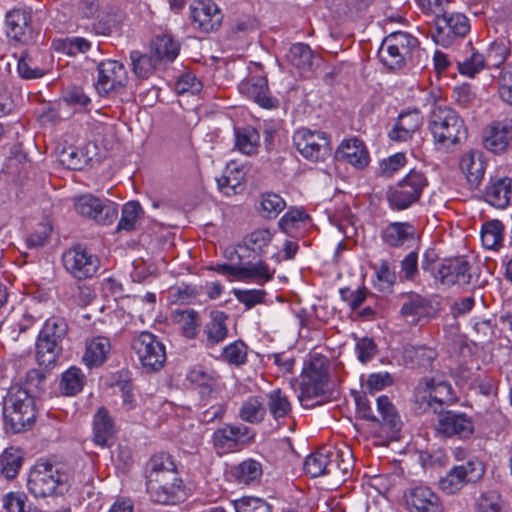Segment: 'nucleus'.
Segmentation results:
<instances>
[{
	"label": "nucleus",
	"instance_id": "35",
	"mask_svg": "<svg viewBox=\"0 0 512 512\" xmlns=\"http://www.w3.org/2000/svg\"><path fill=\"white\" fill-rule=\"evenodd\" d=\"M110 342L107 338L99 336L91 339L86 344L83 360L88 367L100 366L110 352Z\"/></svg>",
	"mask_w": 512,
	"mask_h": 512
},
{
	"label": "nucleus",
	"instance_id": "16",
	"mask_svg": "<svg viewBox=\"0 0 512 512\" xmlns=\"http://www.w3.org/2000/svg\"><path fill=\"white\" fill-rule=\"evenodd\" d=\"M471 265L463 257L446 259L434 277L446 286L458 285L467 287L471 283Z\"/></svg>",
	"mask_w": 512,
	"mask_h": 512
},
{
	"label": "nucleus",
	"instance_id": "37",
	"mask_svg": "<svg viewBox=\"0 0 512 512\" xmlns=\"http://www.w3.org/2000/svg\"><path fill=\"white\" fill-rule=\"evenodd\" d=\"M460 167L467 181L475 186L480 183L485 173V165L479 151H470L465 154L460 161Z\"/></svg>",
	"mask_w": 512,
	"mask_h": 512
},
{
	"label": "nucleus",
	"instance_id": "58",
	"mask_svg": "<svg viewBox=\"0 0 512 512\" xmlns=\"http://www.w3.org/2000/svg\"><path fill=\"white\" fill-rule=\"evenodd\" d=\"M508 55V49L503 43H492L484 56L485 66L488 68H498L503 64Z\"/></svg>",
	"mask_w": 512,
	"mask_h": 512
},
{
	"label": "nucleus",
	"instance_id": "49",
	"mask_svg": "<svg viewBox=\"0 0 512 512\" xmlns=\"http://www.w3.org/2000/svg\"><path fill=\"white\" fill-rule=\"evenodd\" d=\"M247 353V345L242 340H236L222 349L221 358L230 365L242 366L247 361Z\"/></svg>",
	"mask_w": 512,
	"mask_h": 512
},
{
	"label": "nucleus",
	"instance_id": "34",
	"mask_svg": "<svg viewBox=\"0 0 512 512\" xmlns=\"http://www.w3.org/2000/svg\"><path fill=\"white\" fill-rule=\"evenodd\" d=\"M245 173L235 163H230L224 170L223 175L217 178L219 190L227 196L235 195L242 189Z\"/></svg>",
	"mask_w": 512,
	"mask_h": 512
},
{
	"label": "nucleus",
	"instance_id": "60",
	"mask_svg": "<svg viewBox=\"0 0 512 512\" xmlns=\"http://www.w3.org/2000/svg\"><path fill=\"white\" fill-rule=\"evenodd\" d=\"M272 237L269 229H257L246 236L245 243L254 252L262 251L270 244Z\"/></svg>",
	"mask_w": 512,
	"mask_h": 512
},
{
	"label": "nucleus",
	"instance_id": "64",
	"mask_svg": "<svg viewBox=\"0 0 512 512\" xmlns=\"http://www.w3.org/2000/svg\"><path fill=\"white\" fill-rule=\"evenodd\" d=\"M406 164V157L403 153H396L387 159H383L379 164V173L381 176L390 177Z\"/></svg>",
	"mask_w": 512,
	"mask_h": 512
},
{
	"label": "nucleus",
	"instance_id": "14",
	"mask_svg": "<svg viewBox=\"0 0 512 512\" xmlns=\"http://www.w3.org/2000/svg\"><path fill=\"white\" fill-rule=\"evenodd\" d=\"M355 401L356 413L360 418L377 424H384L390 428H397L399 426L400 417L394 405L391 403L387 396L383 395L377 398V410L381 416V419L373 414L370 401L365 395L357 396Z\"/></svg>",
	"mask_w": 512,
	"mask_h": 512
},
{
	"label": "nucleus",
	"instance_id": "29",
	"mask_svg": "<svg viewBox=\"0 0 512 512\" xmlns=\"http://www.w3.org/2000/svg\"><path fill=\"white\" fill-rule=\"evenodd\" d=\"M115 434L114 423L108 411L100 408L94 415L93 441L101 447H108Z\"/></svg>",
	"mask_w": 512,
	"mask_h": 512
},
{
	"label": "nucleus",
	"instance_id": "41",
	"mask_svg": "<svg viewBox=\"0 0 512 512\" xmlns=\"http://www.w3.org/2000/svg\"><path fill=\"white\" fill-rule=\"evenodd\" d=\"M260 144V135L252 127L238 129L235 133L236 148L246 155H253L257 152Z\"/></svg>",
	"mask_w": 512,
	"mask_h": 512
},
{
	"label": "nucleus",
	"instance_id": "18",
	"mask_svg": "<svg viewBox=\"0 0 512 512\" xmlns=\"http://www.w3.org/2000/svg\"><path fill=\"white\" fill-rule=\"evenodd\" d=\"M407 508L414 512H443L439 496L427 486H416L404 492Z\"/></svg>",
	"mask_w": 512,
	"mask_h": 512
},
{
	"label": "nucleus",
	"instance_id": "59",
	"mask_svg": "<svg viewBox=\"0 0 512 512\" xmlns=\"http://www.w3.org/2000/svg\"><path fill=\"white\" fill-rule=\"evenodd\" d=\"M233 294L246 309H251L264 301L266 292L262 289H234Z\"/></svg>",
	"mask_w": 512,
	"mask_h": 512
},
{
	"label": "nucleus",
	"instance_id": "50",
	"mask_svg": "<svg viewBox=\"0 0 512 512\" xmlns=\"http://www.w3.org/2000/svg\"><path fill=\"white\" fill-rule=\"evenodd\" d=\"M428 305L429 301L426 298L412 292L407 295L400 312L402 316L411 317L414 321L416 317L425 313Z\"/></svg>",
	"mask_w": 512,
	"mask_h": 512
},
{
	"label": "nucleus",
	"instance_id": "53",
	"mask_svg": "<svg viewBox=\"0 0 512 512\" xmlns=\"http://www.w3.org/2000/svg\"><path fill=\"white\" fill-rule=\"evenodd\" d=\"M174 320L181 325L182 333L187 338H194L198 327V314L192 309L176 311Z\"/></svg>",
	"mask_w": 512,
	"mask_h": 512
},
{
	"label": "nucleus",
	"instance_id": "22",
	"mask_svg": "<svg viewBox=\"0 0 512 512\" xmlns=\"http://www.w3.org/2000/svg\"><path fill=\"white\" fill-rule=\"evenodd\" d=\"M484 200L497 209L506 208L512 199V179L510 177H491L484 191Z\"/></svg>",
	"mask_w": 512,
	"mask_h": 512
},
{
	"label": "nucleus",
	"instance_id": "39",
	"mask_svg": "<svg viewBox=\"0 0 512 512\" xmlns=\"http://www.w3.org/2000/svg\"><path fill=\"white\" fill-rule=\"evenodd\" d=\"M130 60L134 74L142 80L153 75L159 64L151 52L150 54H144L138 50L130 52Z\"/></svg>",
	"mask_w": 512,
	"mask_h": 512
},
{
	"label": "nucleus",
	"instance_id": "42",
	"mask_svg": "<svg viewBox=\"0 0 512 512\" xmlns=\"http://www.w3.org/2000/svg\"><path fill=\"white\" fill-rule=\"evenodd\" d=\"M313 52L307 44H293L287 54L288 61L300 71H308L313 65Z\"/></svg>",
	"mask_w": 512,
	"mask_h": 512
},
{
	"label": "nucleus",
	"instance_id": "46",
	"mask_svg": "<svg viewBox=\"0 0 512 512\" xmlns=\"http://www.w3.org/2000/svg\"><path fill=\"white\" fill-rule=\"evenodd\" d=\"M481 241L487 249H498L503 241V224L499 220H491L483 224Z\"/></svg>",
	"mask_w": 512,
	"mask_h": 512
},
{
	"label": "nucleus",
	"instance_id": "5",
	"mask_svg": "<svg viewBox=\"0 0 512 512\" xmlns=\"http://www.w3.org/2000/svg\"><path fill=\"white\" fill-rule=\"evenodd\" d=\"M304 373L298 398L302 406L311 408L323 403L328 397V374L324 360L312 359Z\"/></svg>",
	"mask_w": 512,
	"mask_h": 512
},
{
	"label": "nucleus",
	"instance_id": "1",
	"mask_svg": "<svg viewBox=\"0 0 512 512\" xmlns=\"http://www.w3.org/2000/svg\"><path fill=\"white\" fill-rule=\"evenodd\" d=\"M145 479L146 491L155 503L174 505L186 498L183 480L170 454L153 455L146 463Z\"/></svg>",
	"mask_w": 512,
	"mask_h": 512
},
{
	"label": "nucleus",
	"instance_id": "11",
	"mask_svg": "<svg viewBox=\"0 0 512 512\" xmlns=\"http://www.w3.org/2000/svg\"><path fill=\"white\" fill-rule=\"evenodd\" d=\"M435 434L439 437L469 439L474 433V421L471 416L455 410L440 411L433 424Z\"/></svg>",
	"mask_w": 512,
	"mask_h": 512
},
{
	"label": "nucleus",
	"instance_id": "48",
	"mask_svg": "<svg viewBox=\"0 0 512 512\" xmlns=\"http://www.w3.org/2000/svg\"><path fill=\"white\" fill-rule=\"evenodd\" d=\"M266 409L258 397H250L243 402L239 417L249 423H258L264 419Z\"/></svg>",
	"mask_w": 512,
	"mask_h": 512
},
{
	"label": "nucleus",
	"instance_id": "47",
	"mask_svg": "<svg viewBox=\"0 0 512 512\" xmlns=\"http://www.w3.org/2000/svg\"><path fill=\"white\" fill-rule=\"evenodd\" d=\"M267 398V406L274 419L285 418L291 413V403L281 389L272 390Z\"/></svg>",
	"mask_w": 512,
	"mask_h": 512
},
{
	"label": "nucleus",
	"instance_id": "23",
	"mask_svg": "<svg viewBox=\"0 0 512 512\" xmlns=\"http://www.w3.org/2000/svg\"><path fill=\"white\" fill-rule=\"evenodd\" d=\"M335 156L337 160L347 162L357 169L366 167L370 160L364 143L358 138L342 141Z\"/></svg>",
	"mask_w": 512,
	"mask_h": 512
},
{
	"label": "nucleus",
	"instance_id": "63",
	"mask_svg": "<svg viewBox=\"0 0 512 512\" xmlns=\"http://www.w3.org/2000/svg\"><path fill=\"white\" fill-rule=\"evenodd\" d=\"M91 46V42L83 37H67L61 41L62 50L71 56L86 53L90 50Z\"/></svg>",
	"mask_w": 512,
	"mask_h": 512
},
{
	"label": "nucleus",
	"instance_id": "55",
	"mask_svg": "<svg viewBox=\"0 0 512 512\" xmlns=\"http://www.w3.org/2000/svg\"><path fill=\"white\" fill-rule=\"evenodd\" d=\"M236 512H272V507L265 500L257 497H242L233 501Z\"/></svg>",
	"mask_w": 512,
	"mask_h": 512
},
{
	"label": "nucleus",
	"instance_id": "21",
	"mask_svg": "<svg viewBox=\"0 0 512 512\" xmlns=\"http://www.w3.org/2000/svg\"><path fill=\"white\" fill-rule=\"evenodd\" d=\"M3 415L6 425H8L14 433H20L30 428L35 422V401L27 400L20 407L9 408L3 406Z\"/></svg>",
	"mask_w": 512,
	"mask_h": 512
},
{
	"label": "nucleus",
	"instance_id": "43",
	"mask_svg": "<svg viewBox=\"0 0 512 512\" xmlns=\"http://www.w3.org/2000/svg\"><path fill=\"white\" fill-rule=\"evenodd\" d=\"M143 209L136 201L126 203L122 208L121 218L117 225V231L131 232L135 230L140 222Z\"/></svg>",
	"mask_w": 512,
	"mask_h": 512
},
{
	"label": "nucleus",
	"instance_id": "15",
	"mask_svg": "<svg viewBox=\"0 0 512 512\" xmlns=\"http://www.w3.org/2000/svg\"><path fill=\"white\" fill-rule=\"evenodd\" d=\"M96 90L100 95H107L110 92L124 88L128 81L125 66L116 60H104L97 66Z\"/></svg>",
	"mask_w": 512,
	"mask_h": 512
},
{
	"label": "nucleus",
	"instance_id": "7",
	"mask_svg": "<svg viewBox=\"0 0 512 512\" xmlns=\"http://www.w3.org/2000/svg\"><path fill=\"white\" fill-rule=\"evenodd\" d=\"M75 212L100 225H110L118 217V205L109 199L99 198L91 193L76 195L72 198Z\"/></svg>",
	"mask_w": 512,
	"mask_h": 512
},
{
	"label": "nucleus",
	"instance_id": "17",
	"mask_svg": "<svg viewBox=\"0 0 512 512\" xmlns=\"http://www.w3.org/2000/svg\"><path fill=\"white\" fill-rule=\"evenodd\" d=\"M191 18L195 29L210 33L221 26L223 14L213 1L201 0L192 7Z\"/></svg>",
	"mask_w": 512,
	"mask_h": 512
},
{
	"label": "nucleus",
	"instance_id": "45",
	"mask_svg": "<svg viewBox=\"0 0 512 512\" xmlns=\"http://www.w3.org/2000/svg\"><path fill=\"white\" fill-rule=\"evenodd\" d=\"M261 475V464L253 459H247L234 468V476L240 484L256 483Z\"/></svg>",
	"mask_w": 512,
	"mask_h": 512
},
{
	"label": "nucleus",
	"instance_id": "25",
	"mask_svg": "<svg viewBox=\"0 0 512 512\" xmlns=\"http://www.w3.org/2000/svg\"><path fill=\"white\" fill-rule=\"evenodd\" d=\"M228 315L220 310L210 312V320L203 328V343L206 347H214L222 343L228 336Z\"/></svg>",
	"mask_w": 512,
	"mask_h": 512
},
{
	"label": "nucleus",
	"instance_id": "56",
	"mask_svg": "<svg viewBox=\"0 0 512 512\" xmlns=\"http://www.w3.org/2000/svg\"><path fill=\"white\" fill-rule=\"evenodd\" d=\"M63 101L76 112L86 111L91 100L82 88L72 87L65 91Z\"/></svg>",
	"mask_w": 512,
	"mask_h": 512
},
{
	"label": "nucleus",
	"instance_id": "44",
	"mask_svg": "<svg viewBox=\"0 0 512 512\" xmlns=\"http://www.w3.org/2000/svg\"><path fill=\"white\" fill-rule=\"evenodd\" d=\"M37 51L23 52L18 60V73L24 79H37L45 74V68L36 63Z\"/></svg>",
	"mask_w": 512,
	"mask_h": 512
},
{
	"label": "nucleus",
	"instance_id": "19",
	"mask_svg": "<svg viewBox=\"0 0 512 512\" xmlns=\"http://www.w3.org/2000/svg\"><path fill=\"white\" fill-rule=\"evenodd\" d=\"M511 139L512 120L508 118L492 122L483 132L485 148L496 154L506 151Z\"/></svg>",
	"mask_w": 512,
	"mask_h": 512
},
{
	"label": "nucleus",
	"instance_id": "62",
	"mask_svg": "<svg viewBox=\"0 0 512 512\" xmlns=\"http://www.w3.org/2000/svg\"><path fill=\"white\" fill-rule=\"evenodd\" d=\"M309 219L307 213L302 209H290L279 221V227L285 233H289L293 228H297L300 223Z\"/></svg>",
	"mask_w": 512,
	"mask_h": 512
},
{
	"label": "nucleus",
	"instance_id": "27",
	"mask_svg": "<svg viewBox=\"0 0 512 512\" xmlns=\"http://www.w3.org/2000/svg\"><path fill=\"white\" fill-rule=\"evenodd\" d=\"M420 385H423V389L428 393V398L438 404L441 410H445V407L456 401L452 386L446 381L425 378Z\"/></svg>",
	"mask_w": 512,
	"mask_h": 512
},
{
	"label": "nucleus",
	"instance_id": "38",
	"mask_svg": "<svg viewBox=\"0 0 512 512\" xmlns=\"http://www.w3.org/2000/svg\"><path fill=\"white\" fill-rule=\"evenodd\" d=\"M180 45L170 35L156 36L151 42L150 52L158 62L173 61L179 54Z\"/></svg>",
	"mask_w": 512,
	"mask_h": 512
},
{
	"label": "nucleus",
	"instance_id": "31",
	"mask_svg": "<svg viewBox=\"0 0 512 512\" xmlns=\"http://www.w3.org/2000/svg\"><path fill=\"white\" fill-rule=\"evenodd\" d=\"M275 270L263 262H247L239 265L238 281L253 282L258 285H264L274 277Z\"/></svg>",
	"mask_w": 512,
	"mask_h": 512
},
{
	"label": "nucleus",
	"instance_id": "33",
	"mask_svg": "<svg viewBox=\"0 0 512 512\" xmlns=\"http://www.w3.org/2000/svg\"><path fill=\"white\" fill-rule=\"evenodd\" d=\"M30 13L25 9H13L6 14L8 37L21 41L29 31Z\"/></svg>",
	"mask_w": 512,
	"mask_h": 512
},
{
	"label": "nucleus",
	"instance_id": "51",
	"mask_svg": "<svg viewBox=\"0 0 512 512\" xmlns=\"http://www.w3.org/2000/svg\"><path fill=\"white\" fill-rule=\"evenodd\" d=\"M84 384V375L79 368L71 367L63 373L60 388L65 395L79 393Z\"/></svg>",
	"mask_w": 512,
	"mask_h": 512
},
{
	"label": "nucleus",
	"instance_id": "24",
	"mask_svg": "<svg viewBox=\"0 0 512 512\" xmlns=\"http://www.w3.org/2000/svg\"><path fill=\"white\" fill-rule=\"evenodd\" d=\"M423 124V117L418 110L400 113L392 129L389 138L396 142H405L412 138Z\"/></svg>",
	"mask_w": 512,
	"mask_h": 512
},
{
	"label": "nucleus",
	"instance_id": "4",
	"mask_svg": "<svg viewBox=\"0 0 512 512\" xmlns=\"http://www.w3.org/2000/svg\"><path fill=\"white\" fill-rule=\"evenodd\" d=\"M35 497L63 495L69 489V476L49 463H37L31 470L27 482Z\"/></svg>",
	"mask_w": 512,
	"mask_h": 512
},
{
	"label": "nucleus",
	"instance_id": "28",
	"mask_svg": "<svg viewBox=\"0 0 512 512\" xmlns=\"http://www.w3.org/2000/svg\"><path fill=\"white\" fill-rule=\"evenodd\" d=\"M415 227L408 222H392L381 232L382 241L390 247H401L415 237Z\"/></svg>",
	"mask_w": 512,
	"mask_h": 512
},
{
	"label": "nucleus",
	"instance_id": "54",
	"mask_svg": "<svg viewBox=\"0 0 512 512\" xmlns=\"http://www.w3.org/2000/svg\"><path fill=\"white\" fill-rule=\"evenodd\" d=\"M286 206L283 198L275 193H264L261 195L260 209L266 218H275Z\"/></svg>",
	"mask_w": 512,
	"mask_h": 512
},
{
	"label": "nucleus",
	"instance_id": "2",
	"mask_svg": "<svg viewBox=\"0 0 512 512\" xmlns=\"http://www.w3.org/2000/svg\"><path fill=\"white\" fill-rule=\"evenodd\" d=\"M421 50L416 37L397 31L387 35L378 50L380 62L390 70H400L408 63H418Z\"/></svg>",
	"mask_w": 512,
	"mask_h": 512
},
{
	"label": "nucleus",
	"instance_id": "40",
	"mask_svg": "<svg viewBox=\"0 0 512 512\" xmlns=\"http://www.w3.org/2000/svg\"><path fill=\"white\" fill-rule=\"evenodd\" d=\"M23 457L15 447L6 448L0 455V474L6 479H14L21 468Z\"/></svg>",
	"mask_w": 512,
	"mask_h": 512
},
{
	"label": "nucleus",
	"instance_id": "32",
	"mask_svg": "<svg viewBox=\"0 0 512 512\" xmlns=\"http://www.w3.org/2000/svg\"><path fill=\"white\" fill-rule=\"evenodd\" d=\"M249 428L245 425H226L213 434L214 444L218 447H234L249 438Z\"/></svg>",
	"mask_w": 512,
	"mask_h": 512
},
{
	"label": "nucleus",
	"instance_id": "20",
	"mask_svg": "<svg viewBox=\"0 0 512 512\" xmlns=\"http://www.w3.org/2000/svg\"><path fill=\"white\" fill-rule=\"evenodd\" d=\"M241 94L256 102L259 106L270 109L277 106V99L269 95L267 79L264 76H251L238 85Z\"/></svg>",
	"mask_w": 512,
	"mask_h": 512
},
{
	"label": "nucleus",
	"instance_id": "13",
	"mask_svg": "<svg viewBox=\"0 0 512 512\" xmlns=\"http://www.w3.org/2000/svg\"><path fill=\"white\" fill-rule=\"evenodd\" d=\"M65 269L76 279L93 277L100 265L98 257L82 246H75L63 254Z\"/></svg>",
	"mask_w": 512,
	"mask_h": 512
},
{
	"label": "nucleus",
	"instance_id": "52",
	"mask_svg": "<svg viewBox=\"0 0 512 512\" xmlns=\"http://www.w3.org/2000/svg\"><path fill=\"white\" fill-rule=\"evenodd\" d=\"M67 331L68 325L66 320L62 317L54 316L46 320L39 336L61 343L66 336Z\"/></svg>",
	"mask_w": 512,
	"mask_h": 512
},
{
	"label": "nucleus",
	"instance_id": "9",
	"mask_svg": "<svg viewBox=\"0 0 512 512\" xmlns=\"http://www.w3.org/2000/svg\"><path fill=\"white\" fill-rule=\"evenodd\" d=\"M132 349L146 373L159 371L166 362L165 346L152 333L145 331L134 337Z\"/></svg>",
	"mask_w": 512,
	"mask_h": 512
},
{
	"label": "nucleus",
	"instance_id": "12",
	"mask_svg": "<svg viewBox=\"0 0 512 512\" xmlns=\"http://www.w3.org/2000/svg\"><path fill=\"white\" fill-rule=\"evenodd\" d=\"M484 474V467L477 459H469L465 463L452 467L438 482L439 489L453 495L459 492L465 485L475 482Z\"/></svg>",
	"mask_w": 512,
	"mask_h": 512
},
{
	"label": "nucleus",
	"instance_id": "26",
	"mask_svg": "<svg viewBox=\"0 0 512 512\" xmlns=\"http://www.w3.org/2000/svg\"><path fill=\"white\" fill-rule=\"evenodd\" d=\"M331 453V447H322L317 452L310 454L304 462L305 472L313 478L335 473V460H331Z\"/></svg>",
	"mask_w": 512,
	"mask_h": 512
},
{
	"label": "nucleus",
	"instance_id": "8",
	"mask_svg": "<svg viewBox=\"0 0 512 512\" xmlns=\"http://www.w3.org/2000/svg\"><path fill=\"white\" fill-rule=\"evenodd\" d=\"M432 39L443 47L451 46L456 40L464 38L470 31L469 19L462 13L449 12L447 9L433 19Z\"/></svg>",
	"mask_w": 512,
	"mask_h": 512
},
{
	"label": "nucleus",
	"instance_id": "3",
	"mask_svg": "<svg viewBox=\"0 0 512 512\" xmlns=\"http://www.w3.org/2000/svg\"><path fill=\"white\" fill-rule=\"evenodd\" d=\"M428 124L434 142L446 149L467 138L463 119L450 107H435L430 113Z\"/></svg>",
	"mask_w": 512,
	"mask_h": 512
},
{
	"label": "nucleus",
	"instance_id": "61",
	"mask_svg": "<svg viewBox=\"0 0 512 512\" xmlns=\"http://www.w3.org/2000/svg\"><path fill=\"white\" fill-rule=\"evenodd\" d=\"M27 400H34L29 392L19 384L11 385L4 397L3 406L9 408L20 407Z\"/></svg>",
	"mask_w": 512,
	"mask_h": 512
},
{
	"label": "nucleus",
	"instance_id": "30",
	"mask_svg": "<svg viewBox=\"0 0 512 512\" xmlns=\"http://www.w3.org/2000/svg\"><path fill=\"white\" fill-rule=\"evenodd\" d=\"M437 357L436 349L425 345H407L403 349V360L411 367L431 368Z\"/></svg>",
	"mask_w": 512,
	"mask_h": 512
},
{
	"label": "nucleus",
	"instance_id": "6",
	"mask_svg": "<svg viewBox=\"0 0 512 512\" xmlns=\"http://www.w3.org/2000/svg\"><path fill=\"white\" fill-rule=\"evenodd\" d=\"M427 185V179L420 171L411 170L395 186L389 187L386 198L392 210L402 211L416 203Z\"/></svg>",
	"mask_w": 512,
	"mask_h": 512
},
{
	"label": "nucleus",
	"instance_id": "36",
	"mask_svg": "<svg viewBox=\"0 0 512 512\" xmlns=\"http://www.w3.org/2000/svg\"><path fill=\"white\" fill-rule=\"evenodd\" d=\"M62 352L61 343L38 336L36 342V359L40 366L50 368L55 365Z\"/></svg>",
	"mask_w": 512,
	"mask_h": 512
},
{
	"label": "nucleus",
	"instance_id": "10",
	"mask_svg": "<svg viewBox=\"0 0 512 512\" xmlns=\"http://www.w3.org/2000/svg\"><path fill=\"white\" fill-rule=\"evenodd\" d=\"M297 151L312 162L323 161L331 154L328 135L323 131L299 129L293 135Z\"/></svg>",
	"mask_w": 512,
	"mask_h": 512
},
{
	"label": "nucleus",
	"instance_id": "57",
	"mask_svg": "<svg viewBox=\"0 0 512 512\" xmlns=\"http://www.w3.org/2000/svg\"><path fill=\"white\" fill-rule=\"evenodd\" d=\"M484 67H486L484 56L478 52H472L471 55L463 61H457L458 71L469 77H473Z\"/></svg>",
	"mask_w": 512,
	"mask_h": 512
}]
</instances>
